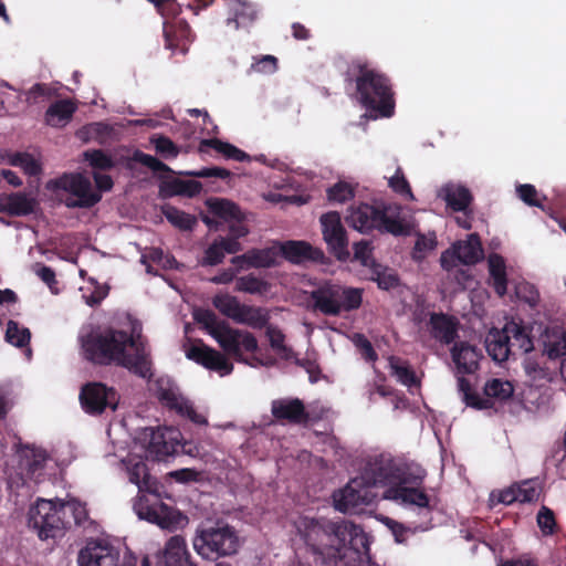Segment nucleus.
Returning <instances> with one entry per match:
<instances>
[{
	"label": "nucleus",
	"instance_id": "obj_42",
	"mask_svg": "<svg viewBox=\"0 0 566 566\" xmlns=\"http://www.w3.org/2000/svg\"><path fill=\"white\" fill-rule=\"evenodd\" d=\"M163 214L172 226L182 231H190L197 224L196 217L172 206L164 207Z\"/></svg>",
	"mask_w": 566,
	"mask_h": 566
},
{
	"label": "nucleus",
	"instance_id": "obj_13",
	"mask_svg": "<svg viewBox=\"0 0 566 566\" xmlns=\"http://www.w3.org/2000/svg\"><path fill=\"white\" fill-rule=\"evenodd\" d=\"M157 397L163 405L180 416L189 418L193 423L207 424V419L196 412L192 402L180 392L179 387L170 379L159 378L157 380Z\"/></svg>",
	"mask_w": 566,
	"mask_h": 566
},
{
	"label": "nucleus",
	"instance_id": "obj_30",
	"mask_svg": "<svg viewBox=\"0 0 566 566\" xmlns=\"http://www.w3.org/2000/svg\"><path fill=\"white\" fill-rule=\"evenodd\" d=\"M161 566H196L188 560L186 543L179 535L172 536L166 544L164 555L158 559Z\"/></svg>",
	"mask_w": 566,
	"mask_h": 566
},
{
	"label": "nucleus",
	"instance_id": "obj_2",
	"mask_svg": "<svg viewBox=\"0 0 566 566\" xmlns=\"http://www.w3.org/2000/svg\"><path fill=\"white\" fill-rule=\"evenodd\" d=\"M345 82L355 83L356 98L365 108L384 117L394 115L395 94L390 80L366 59L357 57L348 63Z\"/></svg>",
	"mask_w": 566,
	"mask_h": 566
},
{
	"label": "nucleus",
	"instance_id": "obj_28",
	"mask_svg": "<svg viewBox=\"0 0 566 566\" xmlns=\"http://www.w3.org/2000/svg\"><path fill=\"white\" fill-rule=\"evenodd\" d=\"M76 109L77 105L70 98L55 101L45 111L44 122L51 127H64L71 122Z\"/></svg>",
	"mask_w": 566,
	"mask_h": 566
},
{
	"label": "nucleus",
	"instance_id": "obj_46",
	"mask_svg": "<svg viewBox=\"0 0 566 566\" xmlns=\"http://www.w3.org/2000/svg\"><path fill=\"white\" fill-rule=\"evenodd\" d=\"M269 283L254 274H248L237 279L235 291L249 294H263L268 292Z\"/></svg>",
	"mask_w": 566,
	"mask_h": 566
},
{
	"label": "nucleus",
	"instance_id": "obj_6",
	"mask_svg": "<svg viewBox=\"0 0 566 566\" xmlns=\"http://www.w3.org/2000/svg\"><path fill=\"white\" fill-rule=\"evenodd\" d=\"M311 308L325 316H338L343 312L358 310L363 303V290L326 282L310 294Z\"/></svg>",
	"mask_w": 566,
	"mask_h": 566
},
{
	"label": "nucleus",
	"instance_id": "obj_11",
	"mask_svg": "<svg viewBox=\"0 0 566 566\" xmlns=\"http://www.w3.org/2000/svg\"><path fill=\"white\" fill-rule=\"evenodd\" d=\"M181 433L174 428H145L139 440L148 454L155 460H163L176 453L180 446Z\"/></svg>",
	"mask_w": 566,
	"mask_h": 566
},
{
	"label": "nucleus",
	"instance_id": "obj_29",
	"mask_svg": "<svg viewBox=\"0 0 566 566\" xmlns=\"http://www.w3.org/2000/svg\"><path fill=\"white\" fill-rule=\"evenodd\" d=\"M271 410L276 419H284L293 423H300L307 419L305 407L297 398L274 400Z\"/></svg>",
	"mask_w": 566,
	"mask_h": 566
},
{
	"label": "nucleus",
	"instance_id": "obj_39",
	"mask_svg": "<svg viewBox=\"0 0 566 566\" xmlns=\"http://www.w3.org/2000/svg\"><path fill=\"white\" fill-rule=\"evenodd\" d=\"M129 481L136 484L139 491H147L149 493L157 492V482L148 473L147 467L143 461L134 463L129 470Z\"/></svg>",
	"mask_w": 566,
	"mask_h": 566
},
{
	"label": "nucleus",
	"instance_id": "obj_47",
	"mask_svg": "<svg viewBox=\"0 0 566 566\" xmlns=\"http://www.w3.org/2000/svg\"><path fill=\"white\" fill-rule=\"evenodd\" d=\"M9 164L14 167H20L29 176H38L41 174L42 168L38 160L28 153H14L9 158Z\"/></svg>",
	"mask_w": 566,
	"mask_h": 566
},
{
	"label": "nucleus",
	"instance_id": "obj_1",
	"mask_svg": "<svg viewBox=\"0 0 566 566\" xmlns=\"http://www.w3.org/2000/svg\"><path fill=\"white\" fill-rule=\"evenodd\" d=\"M298 532L316 564H370L369 537L360 526L349 521L304 517L300 521Z\"/></svg>",
	"mask_w": 566,
	"mask_h": 566
},
{
	"label": "nucleus",
	"instance_id": "obj_12",
	"mask_svg": "<svg viewBox=\"0 0 566 566\" xmlns=\"http://www.w3.org/2000/svg\"><path fill=\"white\" fill-rule=\"evenodd\" d=\"M376 493L369 489L359 478L348 482L343 489L333 494L334 506L343 513H358L364 506L374 502Z\"/></svg>",
	"mask_w": 566,
	"mask_h": 566
},
{
	"label": "nucleus",
	"instance_id": "obj_32",
	"mask_svg": "<svg viewBox=\"0 0 566 566\" xmlns=\"http://www.w3.org/2000/svg\"><path fill=\"white\" fill-rule=\"evenodd\" d=\"M439 196L453 211H465L473 201L471 191L462 185L447 184L440 189Z\"/></svg>",
	"mask_w": 566,
	"mask_h": 566
},
{
	"label": "nucleus",
	"instance_id": "obj_41",
	"mask_svg": "<svg viewBox=\"0 0 566 566\" xmlns=\"http://www.w3.org/2000/svg\"><path fill=\"white\" fill-rule=\"evenodd\" d=\"M205 368L218 373L220 376L229 375L233 369L230 356H187Z\"/></svg>",
	"mask_w": 566,
	"mask_h": 566
},
{
	"label": "nucleus",
	"instance_id": "obj_8",
	"mask_svg": "<svg viewBox=\"0 0 566 566\" xmlns=\"http://www.w3.org/2000/svg\"><path fill=\"white\" fill-rule=\"evenodd\" d=\"M29 526L38 532L41 539L55 538L71 524L59 505L51 500H40L29 511Z\"/></svg>",
	"mask_w": 566,
	"mask_h": 566
},
{
	"label": "nucleus",
	"instance_id": "obj_48",
	"mask_svg": "<svg viewBox=\"0 0 566 566\" xmlns=\"http://www.w3.org/2000/svg\"><path fill=\"white\" fill-rule=\"evenodd\" d=\"M371 280L377 283L379 289L385 291L396 289L400 283L399 276L394 271L382 269L379 264L373 266Z\"/></svg>",
	"mask_w": 566,
	"mask_h": 566
},
{
	"label": "nucleus",
	"instance_id": "obj_17",
	"mask_svg": "<svg viewBox=\"0 0 566 566\" xmlns=\"http://www.w3.org/2000/svg\"><path fill=\"white\" fill-rule=\"evenodd\" d=\"M78 566H118L119 552L103 539H91L78 552Z\"/></svg>",
	"mask_w": 566,
	"mask_h": 566
},
{
	"label": "nucleus",
	"instance_id": "obj_59",
	"mask_svg": "<svg viewBox=\"0 0 566 566\" xmlns=\"http://www.w3.org/2000/svg\"><path fill=\"white\" fill-rule=\"evenodd\" d=\"M354 197V189L350 185L344 181L335 184L327 189V198L329 201L346 202Z\"/></svg>",
	"mask_w": 566,
	"mask_h": 566
},
{
	"label": "nucleus",
	"instance_id": "obj_63",
	"mask_svg": "<svg viewBox=\"0 0 566 566\" xmlns=\"http://www.w3.org/2000/svg\"><path fill=\"white\" fill-rule=\"evenodd\" d=\"M536 520L539 530L545 536L554 534L556 521L554 512L551 509L542 506L537 513Z\"/></svg>",
	"mask_w": 566,
	"mask_h": 566
},
{
	"label": "nucleus",
	"instance_id": "obj_43",
	"mask_svg": "<svg viewBox=\"0 0 566 566\" xmlns=\"http://www.w3.org/2000/svg\"><path fill=\"white\" fill-rule=\"evenodd\" d=\"M388 366L391 374L406 386H417L418 379L415 371L406 364L400 361L398 356H387Z\"/></svg>",
	"mask_w": 566,
	"mask_h": 566
},
{
	"label": "nucleus",
	"instance_id": "obj_64",
	"mask_svg": "<svg viewBox=\"0 0 566 566\" xmlns=\"http://www.w3.org/2000/svg\"><path fill=\"white\" fill-rule=\"evenodd\" d=\"M264 328L271 347L275 350L285 352V335L283 332L277 326L270 324V322Z\"/></svg>",
	"mask_w": 566,
	"mask_h": 566
},
{
	"label": "nucleus",
	"instance_id": "obj_10",
	"mask_svg": "<svg viewBox=\"0 0 566 566\" xmlns=\"http://www.w3.org/2000/svg\"><path fill=\"white\" fill-rule=\"evenodd\" d=\"M46 187L51 190H64L76 197L65 200L67 208H92L102 199L101 193L93 190L91 180L82 174H64L50 180Z\"/></svg>",
	"mask_w": 566,
	"mask_h": 566
},
{
	"label": "nucleus",
	"instance_id": "obj_50",
	"mask_svg": "<svg viewBox=\"0 0 566 566\" xmlns=\"http://www.w3.org/2000/svg\"><path fill=\"white\" fill-rule=\"evenodd\" d=\"M31 333L25 327H20L14 321H9L6 331V339L15 347H24L30 343Z\"/></svg>",
	"mask_w": 566,
	"mask_h": 566
},
{
	"label": "nucleus",
	"instance_id": "obj_56",
	"mask_svg": "<svg viewBox=\"0 0 566 566\" xmlns=\"http://www.w3.org/2000/svg\"><path fill=\"white\" fill-rule=\"evenodd\" d=\"M133 159L136 163L149 168L154 172H172L170 167L167 166L165 163H163L158 158H156L149 154H145L140 150H136L134 153Z\"/></svg>",
	"mask_w": 566,
	"mask_h": 566
},
{
	"label": "nucleus",
	"instance_id": "obj_26",
	"mask_svg": "<svg viewBox=\"0 0 566 566\" xmlns=\"http://www.w3.org/2000/svg\"><path fill=\"white\" fill-rule=\"evenodd\" d=\"M280 252L287 261L298 264L304 261H319L324 258V253L313 248L305 241H286L280 245Z\"/></svg>",
	"mask_w": 566,
	"mask_h": 566
},
{
	"label": "nucleus",
	"instance_id": "obj_45",
	"mask_svg": "<svg viewBox=\"0 0 566 566\" xmlns=\"http://www.w3.org/2000/svg\"><path fill=\"white\" fill-rule=\"evenodd\" d=\"M518 198L527 206L541 208L551 218L556 219L554 211L549 207H545L542 200L538 199V192L536 188L531 184H524L516 187Z\"/></svg>",
	"mask_w": 566,
	"mask_h": 566
},
{
	"label": "nucleus",
	"instance_id": "obj_44",
	"mask_svg": "<svg viewBox=\"0 0 566 566\" xmlns=\"http://www.w3.org/2000/svg\"><path fill=\"white\" fill-rule=\"evenodd\" d=\"M274 249H251L248 251L249 268H271L276 263Z\"/></svg>",
	"mask_w": 566,
	"mask_h": 566
},
{
	"label": "nucleus",
	"instance_id": "obj_24",
	"mask_svg": "<svg viewBox=\"0 0 566 566\" xmlns=\"http://www.w3.org/2000/svg\"><path fill=\"white\" fill-rule=\"evenodd\" d=\"M459 321L444 313H431L429 327L431 336L442 343L451 344L458 337Z\"/></svg>",
	"mask_w": 566,
	"mask_h": 566
},
{
	"label": "nucleus",
	"instance_id": "obj_23",
	"mask_svg": "<svg viewBox=\"0 0 566 566\" xmlns=\"http://www.w3.org/2000/svg\"><path fill=\"white\" fill-rule=\"evenodd\" d=\"M165 46L172 52L186 54L195 39L190 25L185 20H176L164 25Z\"/></svg>",
	"mask_w": 566,
	"mask_h": 566
},
{
	"label": "nucleus",
	"instance_id": "obj_40",
	"mask_svg": "<svg viewBox=\"0 0 566 566\" xmlns=\"http://www.w3.org/2000/svg\"><path fill=\"white\" fill-rule=\"evenodd\" d=\"M212 305L223 316L232 319L235 323L243 304L240 303L237 296H233L229 293H223L213 296Z\"/></svg>",
	"mask_w": 566,
	"mask_h": 566
},
{
	"label": "nucleus",
	"instance_id": "obj_9",
	"mask_svg": "<svg viewBox=\"0 0 566 566\" xmlns=\"http://www.w3.org/2000/svg\"><path fill=\"white\" fill-rule=\"evenodd\" d=\"M488 354H513V349L523 350L530 354L533 349V342L524 326L511 321L502 329L491 328L485 337Z\"/></svg>",
	"mask_w": 566,
	"mask_h": 566
},
{
	"label": "nucleus",
	"instance_id": "obj_37",
	"mask_svg": "<svg viewBox=\"0 0 566 566\" xmlns=\"http://www.w3.org/2000/svg\"><path fill=\"white\" fill-rule=\"evenodd\" d=\"M206 148L214 149L217 153L223 155V157L227 159H232L240 163L248 161L250 159V156L245 151L239 149L230 143L222 142L218 138L202 139L200 142L199 150L205 151Z\"/></svg>",
	"mask_w": 566,
	"mask_h": 566
},
{
	"label": "nucleus",
	"instance_id": "obj_27",
	"mask_svg": "<svg viewBox=\"0 0 566 566\" xmlns=\"http://www.w3.org/2000/svg\"><path fill=\"white\" fill-rule=\"evenodd\" d=\"M419 485L420 484L401 483L396 488H388L384 496L389 500L399 501L406 505L427 507L429 505V497L418 488Z\"/></svg>",
	"mask_w": 566,
	"mask_h": 566
},
{
	"label": "nucleus",
	"instance_id": "obj_38",
	"mask_svg": "<svg viewBox=\"0 0 566 566\" xmlns=\"http://www.w3.org/2000/svg\"><path fill=\"white\" fill-rule=\"evenodd\" d=\"M489 272L493 281V289L499 296H504L507 291L506 266L504 259L497 254L489 258Z\"/></svg>",
	"mask_w": 566,
	"mask_h": 566
},
{
	"label": "nucleus",
	"instance_id": "obj_55",
	"mask_svg": "<svg viewBox=\"0 0 566 566\" xmlns=\"http://www.w3.org/2000/svg\"><path fill=\"white\" fill-rule=\"evenodd\" d=\"M169 187L171 188L172 193L189 198L198 196L202 190L201 182L197 180L176 179L170 182Z\"/></svg>",
	"mask_w": 566,
	"mask_h": 566
},
{
	"label": "nucleus",
	"instance_id": "obj_21",
	"mask_svg": "<svg viewBox=\"0 0 566 566\" xmlns=\"http://www.w3.org/2000/svg\"><path fill=\"white\" fill-rule=\"evenodd\" d=\"M228 18L226 24L233 29L248 30L259 19L260 9L253 2L247 0H231L228 8Z\"/></svg>",
	"mask_w": 566,
	"mask_h": 566
},
{
	"label": "nucleus",
	"instance_id": "obj_34",
	"mask_svg": "<svg viewBox=\"0 0 566 566\" xmlns=\"http://www.w3.org/2000/svg\"><path fill=\"white\" fill-rule=\"evenodd\" d=\"M206 206L210 213L227 222H240L243 220L238 205L228 199L210 198L206 201Z\"/></svg>",
	"mask_w": 566,
	"mask_h": 566
},
{
	"label": "nucleus",
	"instance_id": "obj_49",
	"mask_svg": "<svg viewBox=\"0 0 566 566\" xmlns=\"http://www.w3.org/2000/svg\"><path fill=\"white\" fill-rule=\"evenodd\" d=\"M150 143L156 153L165 159H172L178 157L179 147L167 136L155 134L150 137Z\"/></svg>",
	"mask_w": 566,
	"mask_h": 566
},
{
	"label": "nucleus",
	"instance_id": "obj_53",
	"mask_svg": "<svg viewBox=\"0 0 566 566\" xmlns=\"http://www.w3.org/2000/svg\"><path fill=\"white\" fill-rule=\"evenodd\" d=\"M388 186L397 195H399L406 199H409V200L415 199L413 193L411 191V187H410L407 178L405 177V174H403L401 167H398L395 171V175L388 179Z\"/></svg>",
	"mask_w": 566,
	"mask_h": 566
},
{
	"label": "nucleus",
	"instance_id": "obj_62",
	"mask_svg": "<svg viewBox=\"0 0 566 566\" xmlns=\"http://www.w3.org/2000/svg\"><path fill=\"white\" fill-rule=\"evenodd\" d=\"M277 70V59L274 55H262L251 64L248 74H272Z\"/></svg>",
	"mask_w": 566,
	"mask_h": 566
},
{
	"label": "nucleus",
	"instance_id": "obj_33",
	"mask_svg": "<svg viewBox=\"0 0 566 566\" xmlns=\"http://www.w3.org/2000/svg\"><path fill=\"white\" fill-rule=\"evenodd\" d=\"M271 315L266 307L243 304L235 321L253 329H263L268 326Z\"/></svg>",
	"mask_w": 566,
	"mask_h": 566
},
{
	"label": "nucleus",
	"instance_id": "obj_5",
	"mask_svg": "<svg viewBox=\"0 0 566 566\" xmlns=\"http://www.w3.org/2000/svg\"><path fill=\"white\" fill-rule=\"evenodd\" d=\"M369 489L377 485L396 488L401 483L421 484L424 471L418 467L400 463L390 457L379 455L367 462L360 476Z\"/></svg>",
	"mask_w": 566,
	"mask_h": 566
},
{
	"label": "nucleus",
	"instance_id": "obj_31",
	"mask_svg": "<svg viewBox=\"0 0 566 566\" xmlns=\"http://www.w3.org/2000/svg\"><path fill=\"white\" fill-rule=\"evenodd\" d=\"M452 249L457 254L458 261L467 265L478 263L483 255L482 243L478 233L469 234L465 241L453 243Z\"/></svg>",
	"mask_w": 566,
	"mask_h": 566
},
{
	"label": "nucleus",
	"instance_id": "obj_58",
	"mask_svg": "<svg viewBox=\"0 0 566 566\" xmlns=\"http://www.w3.org/2000/svg\"><path fill=\"white\" fill-rule=\"evenodd\" d=\"M61 504L62 512H64L65 517L69 518V515H72L76 525H82L87 520V511L85 505L78 501L71 500L65 503L61 502Z\"/></svg>",
	"mask_w": 566,
	"mask_h": 566
},
{
	"label": "nucleus",
	"instance_id": "obj_25",
	"mask_svg": "<svg viewBox=\"0 0 566 566\" xmlns=\"http://www.w3.org/2000/svg\"><path fill=\"white\" fill-rule=\"evenodd\" d=\"M38 202L25 192L0 193V211L9 216L22 217L34 212Z\"/></svg>",
	"mask_w": 566,
	"mask_h": 566
},
{
	"label": "nucleus",
	"instance_id": "obj_60",
	"mask_svg": "<svg viewBox=\"0 0 566 566\" xmlns=\"http://www.w3.org/2000/svg\"><path fill=\"white\" fill-rule=\"evenodd\" d=\"M516 297L531 306L537 305L539 293L536 287L528 282H520L515 286Z\"/></svg>",
	"mask_w": 566,
	"mask_h": 566
},
{
	"label": "nucleus",
	"instance_id": "obj_54",
	"mask_svg": "<svg viewBox=\"0 0 566 566\" xmlns=\"http://www.w3.org/2000/svg\"><path fill=\"white\" fill-rule=\"evenodd\" d=\"M193 318L212 335L223 323L216 313L208 308H198L193 312Z\"/></svg>",
	"mask_w": 566,
	"mask_h": 566
},
{
	"label": "nucleus",
	"instance_id": "obj_52",
	"mask_svg": "<svg viewBox=\"0 0 566 566\" xmlns=\"http://www.w3.org/2000/svg\"><path fill=\"white\" fill-rule=\"evenodd\" d=\"M437 247V238L436 234L426 235L418 233L415 247L412 249V259L416 261H422L427 254L434 250Z\"/></svg>",
	"mask_w": 566,
	"mask_h": 566
},
{
	"label": "nucleus",
	"instance_id": "obj_18",
	"mask_svg": "<svg viewBox=\"0 0 566 566\" xmlns=\"http://www.w3.org/2000/svg\"><path fill=\"white\" fill-rule=\"evenodd\" d=\"M455 366V374L458 377V388L463 395V401L467 406L475 409H489L492 407L490 399L481 398L476 392L471 390L470 381L464 378V375H471L475 373L479 367L476 360H468V356H452Z\"/></svg>",
	"mask_w": 566,
	"mask_h": 566
},
{
	"label": "nucleus",
	"instance_id": "obj_7",
	"mask_svg": "<svg viewBox=\"0 0 566 566\" xmlns=\"http://www.w3.org/2000/svg\"><path fill=\"white\" fill-rule=\"evenodd\" d=\"M346 221L361 233L378 230L381 233H390L396 237L410 234L409 224L400 218L388 216L386 207L360 203L349 209Z\"/></svg>",
	"mask_w": 566,
	"mask_h": 566
},
{
	"label": "nucleus",
	"instance_id": "obj_4",
	"mask_svg": "<svg viewBox=\"0 0 566 566\" xmlns=\"http://www.w3.org/2000/svg\"><path fill=\"white\" fill-rule=\"evenodd\" d=\"M192 545L203 559L217 560L238 554L242 541L238 531L222 520L206 521L198 525Z\"/></svg>",
	"mask_w": 566,
	"mask_h": 566
},
{
	"label": "nucleus",
	"instance_id": "obj_15",
	"mask_svg": "<svg viewBox=\"0 0 566 566\" xmlns=\"http://www.w3.org/2000/svg\"><path fill=\"white\" fill-rule=\"evenodd\" d=\"M324 240L331 252L342 261L349 258L348 239L342 224L340 216L336 211L324 213L321 217Z\"/></svg>",
	"mask_w": 566,
	"mask_h": 566
},
{
	"label": "nucleus",
	"instance_id": "obj_22",
	"mask_svg": "<svg viewBox=\"0 0 566 566\" xmlns=\"http://www.w3.org/2000/svg\"><path fill=\"white\" fill-rule=\"evenodd\" d=\"M90 358L96 365L124 367L142 378H150L153 376L151 361L148 359V356H90Z\"/></svg>",
	"mask_w": 566,
	"mask_h": 566
},
{
	"label": "nucleus",
	"instance_id": "obj_19",
	"mask_svg": "<svg viewBox=\"0 0 566 566\" xmlns=\"http://www.w3.org/2000/svg\"><path fill=\"white\" fill-rule=\"evenodd\" d=\"M15 475L21 480V484H27L28 480L38 479L44 468L46 454L41 449L24 448L17 452Z\"/></svg>",
	"mask_w": 566,
	"mask_h": 566
},
{
	"label": "nucleus",
	"instance_id": "obj_51",
	"mask_svg": "<svg viewBox=\"0 0 566 566\" xmlns=\"http://www.w3.org/2000/svg\"><path fill=\"white\" fill-rule=\"evenodd\" d=\"M514 388L510 381H503L501 379H492L484 386V392L490 398H497L500 400H506L513 395Z\"/></svg>",
	"mask_w": 566,
	"mask_h": 566
},
{
	"label": "nucleus",
	"instance_id": "obj_3",
	"mask_svg": "<svg viewBox=\"0 0 566 566\" xmlns=\"http://www.w3.org/2000/svg\"><path fill=\"white\" fill-rule=\"evenodd\" d=\"M78 343L84 354H126L127 348L134 354H146L148 349L138 322L130 325L129 332L111 326L84 325L78 333Z\"/></svg>",
	"mask_w": 566,
	"mask_h": 566
},
{
	"label": "nucleus",
	"instance_id": "obj_57",
	"mask_svg": "<svg viewBox=\"0 0 566 566\" xmlns=\"http://www.w3.org/2000/svg\"><path fill=\"white\" fill-rule=\"evenodd\" d=\"M84 158L90 163L93 168L101 170H108L114 167L112 157L105 154L102 149L86 150Z\"/></svg>",
	"mask_w": 566,
	"mask_h": 566
},
{
	"label": "nucleus",
	"instance_id": "obj_61",
	"mask_svg": "<svg viewBox=\"0 0 566 566\" xmlns=\"http://www.w3.org/2000/svg\"><path fill=\"white\" fill-rule=\"evenodd\" d=\"M224 252L218 244V242L214 240L206 250L203 253V256L201 260H199V264L201 266H216L223 262L224 260Z\"/></svg>",
	"mask_w": 566,
	"mask_h": 566
},
{
	"label": "nucleus",
	"instance_id": "obj_16",
	"mask_svg": "<svg viewBox=\"0 0 566 566\" xmlns=\"http://www.w3.org/2000/svg\"><path fill=\"white\" fill-rule=\"evenodd\" d=\"M211 336L223 348L224 354H241V349L253 353L258 349V340L252 333L232 328L227 322Z\"/></svg>",
	"mask_w": 566,
	"mask_h": 566
},
{
	"label": "nucleus",
	"instance_id": "obj_14",
	"mask_svg": "<svg viewBox=\"0 0 566 566\" xmlns=\"http://www.w3.org/2000/svg\"><path fill=\"white\" fill-rule=\"evenodd\" d=\"M134 510L140 520L157 524L165 530H175L182 520L179 512L161 502H150L147 496H140L134 504Z\"/></svg>",
	"mask_w": 566,
	"mask_h": 566
},
{
	"label": "nucleus",
	"instance_id": "obj_36",
	"mask_svg": "<svg viewBox=\"0 0 566 566\" xmlns=\"http://www.w3.org/2000/svg\"><path fill=\"white\" fill-rule=\"evenodd\" d=\"M542 354H566V331L558 325L547 327L541 336Z\"/></svg>",
	"mask_w": 566,
	"mask_h": 566
},
{
	"label": "nucleus",
	"instance_id": "obj_20",
	"mask_svg": "<svg viewBox=\"0 0 566 566\" xmlns=\"http://www.w3.org/2000/svg\"><path fill=\"white\" fill-rule=\"evenodd\" d=\"M80 400L90 413H101L106 407L116 408L115 391L97 382L85 385L81 390Z\"/></svg>",
	"mask_w": 566,
	"mask_h": 566
},
{
	"label": "nucleus",
	"instance_id": "obj_35",
	"mask_svg": "<svg viewBox=\"0 0 566 566\" xmlns=\"http://www.w3.org/2000/svg\"><path fill=\"white\" fill-rule=\"evenodd\" d=\"M560 356H547V359L543 363L528 358L525 361V370L527 375L533 377L535 380L547 379L551 380L553 376L559 370Z\"/></svg>",
	"mask_w": 566,
	"mask_h": 566
}]
</instances>
